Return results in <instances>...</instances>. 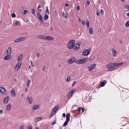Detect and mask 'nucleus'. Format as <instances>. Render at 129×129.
I'll return each instance as SVG.
<instances>
[{"mask_svg": "<svg viewBox=\"0 0 129 129\" xmlns=\"http://www.w3.org/2000/svg\"><path fill=\"white\" fill-rule=\"evenodd\" d=\"M75 42L74 40L70 41L68 44V47L69 49H71L73 48L75 45Z\"/></svg>", "mask_w": 129, "mask_h": 129, "instance_id": "1", "label": "nucleus"}, {"mask_svg": "<svg viewBox=\"0 0 129 129\" xmlns=\"http://www.w3.org/2000/svg\"><path fill=\"white\" fill-rule=\"evenodd\" d=\"M88 58H85L77 60L76 61V63L79 64H82L86 62L87 61Z\"/></svg>", "mask_w": 129, "mask_h": 129, "instance_id": "2", "label": "nucleus"}, {"mask_svg": "<svg viewBox=\"0 0 129 129\" xmlns=\"http://www.w3.org/2000/svg\"><path fill=\"white\" fill-rule=\"evenodd\" d=\"M91 51V49L89 48L83 51L82 53V55L85 56L88 55Z\"/></svg>", "mask_w": 129, "mask_h": 129, "instance_id": "3", "label": "nucleus"}, {"mask_svg": "<svg viewBox=\"0 0 129 129\" xmlns=\"http://www.w3.org/2000/svg\"><path fill=\"white\" fill-rule=\"evenodd\" d=\"M70 114L69 113H68L66 115V121L64 123L63 126H66L68 123V122L70 121Z\"/></svg>", "mask_w": 129, "mask_h": 129, "instance_id": "4", "label": "nucleus"}, {"mask_svg": "<svg viewBox=\"0 0 129 129\" xmlns=\"http://www.w3.org/2000/svg\"><path fill=\"white\" fill-rule=\"evenodd\" d=\"M75 89H73L69 92L67 94V98L68 99H69L72 96L73 93L75 92Z\"/></svg>", "mask_w": 129, "mask_h": 129, "instance_id": "5", "label": "nucleus"}, {"mask_svg": "<svg viewBox=\"0 0 129 129\" xmlns=\"http://www.w3.org/2000/svg\"><path fill=\"white\" fill-rule=\"evenodd\" d=\"M59 107L58 106H55L53 108V109H52L51 111V112L50 114V116L51 115V116H53L55 114L56 110Z\"/></svg>", "mask_w": 129, "mask_h": 129, "instance_id": "6", "label": "nucleus"}, {"mask_svg": "<svg viewBox=\"0 0 129 129\" xmlns=\"http://www.w3.org/2000/svg\"><path fill=\"white\" fill-rule=\"evenodd\" d=\"M96 66V64L94 63L88 67V69L89 72H91L95 68Z\"/></svg>", "mask_w": 129, "mask_h": 129, "instance_id": "7", "label": "nucleus"}, {"mask_svg": "<svg viewBox=\"0 0 129 129\" xmlns=\"http://www.w3.org/2000/svg\"><path fill=\"white\" fill-rule=\"evenodd\" d=\"M81 43L79 42L76 43L75 44V46L73 48L74 50H77L80 47V46Z\"/></svg>", "mask_w": 129, "mask_h": 129, "instance_id": "8", "label": "nucleus"}, {"mask_svg": "<svg viewBox=\"0 0 129 129\" xmlns=\"http://www.w3.org/2000/svg\"><path fill=\"white\" fill-rule=\"evenodd\" d=\"M26 39L25 37H22L19 38L14 40V42L15 43L19 42L24 40Z\"/></svg>", "mask_w": 129, "mask_h": 129, "instance_id": "9", "label": "nucleus"}, {"mask_svg": "<svg viewBox=\"0 0 129 129\" xmlns=\"http://www.w3.org/2000/svg\"><path fill=\"white\" fill-rule=\"evenodd\" d=\"M21 66V63L20 62H19L15 66V70L16 71H17L20 68Z\"/></svg>", "mask_w": 129, "mask_h": 129, "instance_id": "10", "label": "nucleus"}, {"mask_svg": "<svg viewBox=\"0 0 129 129\" xmlns=\"http://www.w3.org/2000/svg\"><path fill=\"white\" fill-rule=\"evenodd\" d=\"M113 66L114 68L116 67L119 66L121 64H123V63L122 62H121L120 63H112Z\"/></svg>", "mask_w": 129, "mask_h": 129, "instance_id": "11", "label": "nucleus"}, {"mask_svg": "<svg viewBox=\"0 0 129 129\" xmlns=\"http://www.w3.org/2000/svg\"><path fill=\"white\" fill-rule=\"evenodd\" d=\"M11 57V55H6L4 58V60H8L10 59Z\"/></svg>", "mask_w": 129, "mask_h": 129, "instance_id": "12", "label": "nucleus"}, {"mask_svg": "<svg viewBox=\"0 0 129 129\" xmlns=\"http://www.w3.org/2000/svg\"><path fill=\"white\" fill-rule=\"evenodd\" d=\"M75 61V58L73 57L70 58L68 61V62L70 64H71L74 62Z\"/></svg>", "mask_w": 129, "mask_h": 129, "instance_id": "13", "label": "nucleus"}, {"mask_svg": "<svg viewBox=\"0 0 129 129\" xmlns=\"http://www.w3.org/2000/svg\"><path fill=\"white\" fill-rule=\"evenodd\" d=\"M0 91L3 94H5L6 93V91L4 88L1 87H0Z\"/></svg>", "mask_w": 129, "mask_h": 129, "instance_id": "14", "label": "nucleus"}, {"mask_svg": "<svg viewBox=\"0 0 129 129\" xmlns=\"http://www.w3.org/2000/svg\"><path fill=\"white\" fill-rule=\"evenodd\" d=\"M12 53V49L11 47H9L7 51V54L8 55H11Z\"/></svg>", "mask_w": 129, "mask_h": 129, "instance_id": "15", "label": "nucleus"}, {"mask_svg": "<svg viewBox=\"0 0 129 129\" xmlns=\"http://www.w3.org/2000/svg\"><path fill=\"white\" fill-rule=\"evenodd\" d=\"M38 37L42 39L46 40V36L44 35H40L38 36Z\"/></svg>", "mask_w": 129, "mask_h": 129, "instance_id": "16", "label": "nucleus"}, {"mask_svg": "<svg viewBox=\"0 0 129 129\" xmlns=\"http://www.w3.org/2000/svg\"><path fill=\"white\" fill-rule=\"evenodd\" d=\"M37 17L38 18L40 19L41 21L42 22L43 21V18L42 17V16L39 13H38L37 14Z\"/></svg>", "mask_w": 129, "mask_h": 129, "instance_id": "17", "label": "nucleus"}, {"mask_svg": "<svg viewBox=\"0 0 129 129\" xmlns=\"http://www.w3.org/2000/svg\"><path fill=\"white\" fill-rule=\"evenodd\" d=\"M111 50L112 51L113 56L114 57H116L117 56V52L116 51L113 49L112 48Z\"/></svg>", "mask_w": 129, "mask_h": 129, "instance_id": "18", "label": "nucleus"}, {"mask_svg": "<svg viewBox=\"0 0 129 129\" xmlns=\"http://www.w3.org/2000/svg\"><path fill=\"white\" fill-rule=\"evenodd\" d=\"M46 40L50 41L53 40H54V38L52 37L47 36L46 38Z\"/></svg>", "mask_w": 129, "mask_h": 129, "instance_id": "19", "label": "nucleus"}, {"mask_svg": "<svg viewBox=\"0 0 129 129\" xmlns=\"http://www.w3.org/2000/svg\"><path fill=\"white\" fill-rule=\"evenodd\" d=\"M9 98L8 96H7L4 98L3 101V103L4 104H6L7 103L8 101Z\"/></svg>", "mask_w": 129, "mask_h": 129, "instance_id": "20", "label": "nucleus"}, {"mask_svg": "<svg viewBox=\"0 0 129 129\" xmlns=\"http://www.w3.org/2000/svg\"><path fill=\"white\" fill-rule=\"evenodd\" d=\"M11 95L12 96H16V93H15V91L14 90H12L11 91Z\"/></svg>", "mask_w": 129, "mask_h": 129, "instance_id": "21", "label": "nucleus"}, {"mask_svg": "<svg viewBox=\"0 0 129 129\" xmlns=\"http://www.w3.org/2000/svg\"><path fill=\"white\" fill-rule=\"evenodd\" d=\"M112 64V63L108 64L106 65V67L109 69H112V67H113Z\"/></svg>", "mask_w": 129, "mask_h": 129, "instance_id": "22", "label": "nucleus"}, {"mask_svg": "<svg viewBox=\"0 0 129 129\" xmlns=\"http://www.w3.org/2000/svg\"><path fill=\"white\" fill-rule=\"evenodd\" d=\"M40 105L37 104L33 108V110H34L39 108Z\"/></svg>", "mask_w": 129, "mask_h": 129, "instance_id": "23", "label": "nucleus"}, {"mask_svg": "<svg viewBox=\"0 0 129 129\" xmlns=\"http://www.w3.org/2000/svg\"><path fill=\"white\" fill-rule=\"evenodd\" d=\"M21 24V22L19 21H16L14 23V25L15 26L17 25L19 26Z\"/></svg>", "mask_w": 129, "mask_h": 129, "instance_id": "24", "label": "nucleus"}, {"mask_svg": "<svg viewBox=\"0 0 129 129\" xmlns=\"http://www.w3.org/2000/svg\"><path fill=\"white\" fill-rule=\"evenodd\" d=\"M27 99L28 101L29 102V103L31 104L32 103L33 101V99L32 97L29 98V96H28L27 98Z\"/></svg>", "mask_w": 129, "mask_h": 129, "instance_id": "25", "label": "nucleus"}, {"mask_svg": "<svg viewBox=\"0 0 129 129\" xmlns=\"http://www.w3.org/2000/svg\"><path fill=\"white\" fill-rule=\"evenodd\" d=\"M105 80H104L103 81V82H101L100 83V85L101 87H103L105 85Z\"/></svg>", "mask_w": 129, "mask_h": 129, "instance_id": "26", "label": "nucleus"}, {"mask_svg": "<svg viewBox=\"0 0 129 129\" xmlns=\"http://www.w3.org/2000/svg\"><path fill=\"white\" fill-rule=\"evenodd\" d=\"M11 105L10 104H9L6 107V110L7 111H9L11 109Z\"/></svg>", "mask_w": 129, "mask_h": 129, "instance_id": "27", "label": "nucleus"}, {"mask_svg": "<svg viewBox=\"0 0 129 129\" xmlns=\"http://www.w3.org/2000/svg\"><path fill=\"white\" fill-rule=\"evenodd\" d=\"M42 118V117L37 118L35 119L34 120L35 122H37L40 120Z\"/></svg>", "mask_w": 129, "mask_h": 129, "instance_id": "28", "label": "nucleus"}, {"mask_svg": "<svg viewBox=\"0 0 129 129\" xmlns=\"http://www.w3.org/2000/svg\"><path fill=\"white\" fill-rule=\"evenodd\" d=\"M22 59V55L20 54L19 55L18 57L17 60L18 61H19L21 60Z\"/></svg>", "mask_w": 129, "mask_h": 129, "instance_id": "29", "label": "nucleus"}, {"mask_svg": "<svg viewBox=\"0 0 129 129\" xmlns=\"http://www.w3.org/2000/svg\"><path fill=\"white\" fill-rule=\"evenodd\" d=\"M31 82V81L30 79H29L28 80L27 82V87H29V85Z\"/></svg>", "mask_w": 129, "mask_h": 129, "instance_id": "30", "label": "nucleus"}, {"mask_svg": "<svg viewBox=\"0 0 129 129\" xmlns=\"http://www.w3.org/2000/svg\"><path fill=\"white\" fill-rule=\"evenodd\" d=\"M46 11H45V13L46 14H49V11L48 8V7L47 6L46 7Z\"/></svg>", "mask_w": 129, "mask_h": 129, "instance_id": "31", "label": "nucleus"}, {"mask_svg": "<svg viewBox=\"0 0 129 129\" xmlns=\"http://www.w3.org/2000/svg\"><path fill=\"white\" fill-rule=\"evenodd\" d=\"M89 32L90 34H93V33L92 32V29L91 27H90L89 28Z\"/></svg>", "mask_w": 129, "mask_h": 129, "instance_id": "32", "label": "nucleus"}, {"mask_svg": "<svg viewBox=\"0 0 129 129\" xmlns=\"http://www.w3.org/2000/svg\"><path fill=\"white\" fill-rule=\"evenodd\" d=\"M44 19L45 20H46L48 18V16L46 14H45V15L44 16Z\"/></svg>", "mask_w": 129, "mask_h": 129, "instance_id": "33", "label": "nucleus"}, {"mask_svg": "<svg viewBox=\"0 0 129 129\" xmlns=\"http://www.w3.org/2000/svg\"><path fill=\"white\" fill-rule=\"evenodd\" d=\"M125 25L127 27L129 26V21H127L125 23Z\"/></svg>", "mask_w": 129, "mask_h": 129, "instance_id": "34", "label": "nucleus"}, {"mask_svg": "<svg viewBox=\"0 0 129 129\" xmlns=\"http://www.w3.org/2000/svg\"><path fill=\"white\" fill-rule=\"evenodd\" d=\"M124 7L129 10V5H124Z\"/></svg>", "mask_w": 129, "mask_h": 129, "instance_id": "35", "label": "nucleus"}, {"mask_svg": "<svg viewBox=\"0 0 129 129\" xmlns=\"http://www.w3.org/2000/svg\"><path fill=\"white\" fill-rule=\"evenodd\" d=\"M68 15V14L66 13L65 14L64 13L63 14V16L65 18H66L67 17V15Z\"/></svg>", "mask_w": 129, "mask_h": 129, "instance_id": "36", "label": "nucleus"}, {"mask_svg": "<svg viewBox=\"0 0 129 129\" xmlns=\"http://www.w3.org/2000/svg\"><path fill=\"white\" fill-rule=\"evenodd\" d=\"M70 80V76H68L67 77L66 81L67 82H69Z\"/></svg>", "mask_w": 129, "mask_h": 129, "instance_id": "37", "label": "nucleus"}, {"mask_svg": "<svg viewBox=\"0 0 129 129\" xmlns=\"http://www.w3.org/2000/svg\"><path fill=\"white\" fill-rule=\"evenodd\" d=\"M86 23L87 24V27L88 28L89 27V22L88 21H87L86 22Z\"/></svg>", "mask_w": 129, "mask_h": 129, "instance_id": "38", "label": "nucleus"}, {"mask_svg": "<svg viewBox=\"0 0 129 129\" xmlns=\"http://www.w3.org/2000/svg\"><path fill=\"white\" fill-rule=\"evenodd\" d=\"M115 69H109L108 68V69L107 70V71H113Z\"/></svg>", "mask_w": 129, "mask_h": 129, "instance_id": "39", "label": "nucleus"}, {"mask_svg": "<svg viewBox=\"0 0 129 129\" xmlns=\"http://www.w3.org/2000/svg\"><path fill=\"white\" fill-rule=\"evenodd\" d=\"M12 17H13L14 18L16 16V14L14 13H13L12 14Z\"/></svg>", "mask_w": 129, "mask_h": 129, "instance_id": "40", "label": "nucleus"}, {"mask_svg": "<svg viewBox=\"0 0 129 129\" xmlns=\"http://www.w3.org/2000/svg\"><path fill=\"white\" fill-rule=\"evenodd\" d=\"M27 10H24L23 11V13L25 15L26 14H27Z\"/></svg>", "mask_w": 129, "mask_h": 129, "instance_id": "41", "label": "nucleus"}, {"mask_svg": "<svg viewBox=\"0 0 129 129\" xmlns=\"http://www.w3.org/2000/svg\"><path fill=\"white\" fill-rule=\"evenodd\" d=\"M46 67L45 65L43 66V71H44Z\"/></svg>", "mask_w": 129, "mask_h": 129, "instance_id": "42", "label": "nucleus"}, {"mask_svg": "<svg viewBox=\"0 0 129 129\" xmlns=\"http://www.w3.org/2000/svg\"><path fill=\"white\" fill-rule=\"evenodd\" d=\"M40 56V54L39 53H37V56L38 58H39Z\"/></svg>", "mask_w": 129, "mask_h": 129, "instance_id": "43", "label": "nucleus"}, {"mask_svg": "<svg viewBox=\"0 0 129 129\" xmlns=\"http://www.w3.org/2000/svg\"><path fill=\"white\" fill-rule=\"evenodd\" d=\"M32 13L33 14H35V10H34V9H32Z\"/></svg>", "mask_w": 129, "mask_h": 129, "instance_id": "44", "label": "nucleus"}, {"mask_svg": "<svg viewBox=\"0 0 129 129\" xmlns=\"http://www.w3.org/2000/svg\"><path fill=\"white\" fill-rule=\"evenodd\" d=\"M101 13L102 14H104V11L102 9L101 10Z\"/></svg>", "mask_w": 129, "mask_h": 129, "instance_id": "45", "label": "nucleus"}, {"mask_svg": "<svg viewBox=\"0 0 129 129\" xmlns=\"http://www.w3.org/2000/svg\"><path fill=\"white\" fill-rule=\"evenodd\" d=\"M81 109L82 110V113H83L84 111V109L82 108V107H81Z\"/></svg>", "mask_w": 129, "mask_h": 129, "instance_id": "46", "label": "nucleus"}, {"mask_svg": "<svg viewBox=\"0 0 129 129\" xmlns=\"http://www.w3.org/2000/svg\"><path fill=\"white\" fill-rule=\"evenodd\" d=\"M56 123V122H53L51 123V124L52 125H53L54 124H55Z\"/></svg>", "mask_w": 129, "mask_h": 129, "instance_id": "47", "label": "nucleus"}, {"mask_svg": "<svg viewBox=\"0 0 129 129\" xmlns=\"http://www.w3.org/2000/svg\"><path fill=\"white\" fill-rule=\"evenodd\" d=\"M19 129H24L23 126L22 125H21L20 126Z\"/></svg>", "mask_w": 129, "mask_h": 129, "instance_id": "48", "label": "nucleus"}, {"mask_svg": "<svg viewBox=\"0 0 129 129\" xmlns=\"http://www.w3.org/2000/svg\"><path fill=\"white\" fill-rule=\"evenodd\" d=\"M32 126H30L28 127V129H32Z\"/></svg>", "mask_w": 129, "mask_h": 129, "instance_id": "49", "label": "nucleus"}, {"mask_svg": "<svg viewBox=\"0 0 129 129\" xmlns=\"http://www.w3.org/2000/svg\"><path fill=\"white\" fill-rule=\"evenodd\" d=\"M81 109V108L80 107L78 108V110L79 111L80 113Z\"/></svg>", "mask_w": 129, "mask_h": 129, "instance_id": "50", "label": "nucleus"}, {"mask_svg": "<svg viewBox=\"0 0 129 129\" xmlns=\"http://www.w3.org/2000/svg\"><path fill=\"white\" fill-rule=\"evenodd\" d=\"M87 4L88 5H90V3L89 1H87Z\"/></svg>", "mask_w": 129, "mask_h": 129, "instance_id": "51", "label": "nucleus"}, {"mask_svg": "<svg viewBox=\"0 0 129 129\" xmlns=\"http://www.w3.org/2000/svg\"><path fill=\"white\" fill-rule=\"evenodd\" d=\"M68 6H69L68 4L67 3L66 4H65V6L66 7H68Z\"/></svg>", "mask_w": 129, "mask_h": 129, "instance_id": "52", "label": "nucleus"}, {"mask_svg": "<svg viewBox=\"0 0 129 129\" xmlns=\"http://www.w3.org/2000/svg\"><path fill=\"white\" fill-rule=\"evenodd\" d=\"M76 81H74V83H73V84H72V86H73L75 84V83H76Z\"/></svg>", "mask_w": 129, "mask_h": 129, "instance_id": "53", "label": "nucleus"}, {"mask_svg": "<svg viewBox=\"0 0 129 129\" xmlns=\"http://www.w3.org/2000/svg\"><path fill=\"white\" fill-rule=\"evenodd\" d=\"M82 24L83 25H84L85 24V22L84 21H82Z\"/></svg>", "mask_w": 129, "mask_h": 129, "instance_id": "54", "label": "nucleus"}, {"mask_svg": "<svg viewBox=\"0 0 129 129\" xmlns=\"http://www.w3.org/2000/svg\"><path fill=\"white\" fill-rule=\"evenodd\" d=\"M80 9V7L79 6H78L77 7V10H79Z\"/></svg>", "mask_w": 129, "mask_h": 129, "instance_id": "55", "label": "nucleus"}, {"mask_svg": "<svg viewBox=\"0 0 129 129\" xmlns=\"http://www.w3.org/2000/svg\"><path fill=\"white\" fill-rule=\"evenodd\" d=\"M62 115H63V117H65V116H66V115L65 114V113H63V114H62Z\"/></svg>", "mask_w": 129, "mask_h": 129, "instance_id": "56", "label": "nucleus"}, {"mask_svg": "<svg viewBox=\"0 0 129 129\" xmlns=\"http://www.w3.org/2000/svg\"><path fill=\"white\" fill-rule=\"evenodd\" d=\"M96 15L98 16H99L100 15V13L96 12Z\"/></svg>", "mask_w": 129, "mask_h": 129, "instance_id": "57", "label": "nucleus"}, {"mask_svg": "<svg viewBox=\"0 0 129 129\" xmlns=\"http://www.w3.org/2000/svg\"><path fill=\"white\" fill-rule=\"evenodd\" d=\"M3 113L2 110H0V114L2 113Z\"/></svg>", "mask_w": 129, "mask_h": 129, "instance_id": "58", "label": "nucleus"}, {"mask_svg": "<svg viewBox=\"0 0 129 129\" xmlns=\"http://www.w3.org/2000/svg\"><path fill=\"white\" fill-rule=\"evenodd\" d=\"M28 91V89L27 88H25V91L26 92H27Z\"/></svg>", "mask_w": 129, "mask_h": 129, "instance_id": "59", "label": "nucleus"}, {"mask_svg": "<svg viewBox=\"0 0 129 129\" xmlns=\"http://www.w3.org/2000/svg\"><path fill=\"white\" fill-rule=\"evenodd\" d=\"M41 8V6H40V5H39L38 6V9H39L40 8Z\"/></svg>", "mask_w": 129, "mask_h": 129, "instance_id": "60", "label": "nucleus"}, {"mask_svg": "<svg viewBox=\"0 0 129 129\" xmlns=\"http://www.w3.org/2000/svg\"><path fill=\"white\" fill-rule=\"evenodd\" d=\"M126 15L127 16L129 17V13H127Z\"/></svg>", "mask_w": 129, "mask_h": 129, "instance_id": "61", "label": "nucleus"}, {"mask_svg": "<svg viewBox=\"0 0 129 129\" xmlns=\"http://www.w3.org/2000/svg\"><path fill=\"white\" fill-rule=\"evenodd\" d=\"M50 28L51 30H53V28L52 27H51Z\"/></svg>", "mask_w": 129, "mask_h": 129, "instance_id": "62", "label": "nucleus"}, {"mask_svg": "<svg viewBox=\"0 0 129 129\" xmlns=\"http://www.w3.org/2000/svg\"><path fill=\"white\" fill-rule=\"evenodd\" d=\"M120 43H121V44H122V41H121L120 40Z\"/></svg>", "mask_w": 129, "mask_h": 129, "instance_id": "63", "label": "nucleus"}, {"mask_svg": "<svg viewBox=\"0 0 129 129\" xmlns=\"http://www.w3.org/2000/svg\"><path fill=\"white\" fill-rule=\"evenodd\" d=\"M22 97H23L24 96V94H23V93H22Z\"/></svg>", "mask_w": 129, "mask_h": 129, "instance_id": "64", "label": "nucleus"}]
</instances>
